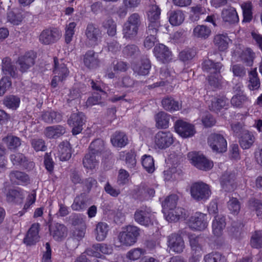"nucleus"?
I'll use <instances>...</instances> for the list:
<instances>
[{
	"instance_id": "obj_1",
	"label": "nucleus",
	"mask_w": 262,
	"mask_h": 262,
	"mask_svg": "<svg viewBox=\"0 0 262 262\" xmlns=\"http://www.w3.org/2000/svg\"><path fill=\"white\" fill-rule=\"evenodd\" d=\"M222 67L220 62L215 63L209 59L205 60L203 63V70L210 74L208 76L209 83L214 88H218L221 85L222 77L220 73Z\"/></svg>"
},
{
	"instance_id": "obj_2",
	"label": "nucleus",
	"mask_w": 262,
	"mask_h": 262,
	"mask_svg": "<svg viewBox=\"0 0 262 262\" xmlns=\"http://www.w3.org/2000/svg\"><path fill=\"white\" fill-rule=\"evenodd\" d=\"M140 232V229L138 227L129 225L119 233L118 238L122 245L130 246L137 242Z\"/></svg>"
},
{
	"instance_id": "obj_3",
	"label": "nucleus",
	"mask_w": 262,
	"mask_h": 262,
	"mask_svg": "<svg viewBox=\"0 0 262 262\" xmlns=\"http://www.w3.org/2000/svg\"><path fill=\"white\" fill-rule=\"evenodd\" d=\"M190 194L194 200L204 202L209 198L211 191L208 184L203 182H197L191 184Z\"/></svg>"
},
{
	"instance_id": "obj_4",
	"label": "nucleus",
	"mask_w": 262,
	"mask_h": 262,
	"mask_svg": "<svg viewBox=\"0 0 262 262\" xmlns=\"http://www.w3.org/2000/svg\"><path fill=\"white\" fill-rule=\"evenodd\" d=\"M155 216L150 207L142 206L137 209L134 214V219L139 224L148 227L153 224Z\"/></svg>"
},
{
	"instance_id": "obj_5",
	"label": "nucleus",
	"mask_w": 262,
	"mask_h": 262,
	"mask_svg": "<svg viewBox=\"0 0 262 262\" xmlns=\"http://www.w3.org/2000/svg\"><path fill=\"white\" fill-rule=\"evenodd\" d=\"M208 142L212 150L218 153H222L227 151V142L223 135L213 133L210 135Z\"/></svg>"
},
{
	"instance_id": "obj_6",
	"label": "nucleus",
	"mask_w": 262,
	"mask_h": 262,
	"mask_svg": "<svg viewBox=\"0 0 262 262\" xmlns=\"http://www.w3.org/2000/svg\"><path fill=\"white\" fill-rule=\"evenodd\" d=\"M191 163L197 168L202 170H209L213 166L212 162L209 161L203 155L196 152H190L187 155Z\"/></svg>"
},
{
	"instance_id": "obj_7",
	"label": "nucleus",
	"mask_w": 262,
	"mask_h": 262,
	"mask_svg": "<svg viewBox=\"0 0 262 262\" xmlns=\"http://www.w3.org/2000/svg\"><path fill=\"white\" fill-rule=\"evenodd\" d=\"M61 32L56 28L44 29L39 36V40L42 44L48 45L54 43L60 39Z\"/></svg>"
},
{
	"instance_id": "obj_8",
	"label": "nucleus",
	"mask_w": 262,
	"mask_h": 262,
	"mask_svg": "<svg viewBox=\"0 0 262 262\" xmlns=\"http://www.w3.org/2000/svg\"><path fill=\"white\" fill-rule=\"evenodd\" d=\"M189 227L195 230H205L208 226L207 215L201 212H196L189 219Z\"/></svg>"
},
{
	"instance_id": "obj_9",
	"label": "nucleus",
	"mask_w": 262,
	"mask_h": 262,
	"mask_svg": "<svg viewBox=\"0 0 262 262\" xmlns=\"http://www.w3.org/2000/svg\"><path fill=\"white\" fill-rule=\"evenodd\" d=\"M85 121V116L82 113L78 112L71 115L68 122L72 127V132L73 135H76L82 131Z\"/></svg>"
},
{
	"instance_id": "obj_10",
	"label": "nucleus",
	"mask_w": 262,
	"mask_h": 262,
	"mask_svg": "<svg viewBox=\"0 0 262 262\" xmlns=\"http://www.w3.org/2000/svg\"><path fill=\"white\" fill-rule=\"evenodd\" d=\"M168 247L172 251L177 253H182L185 246L183 237L179 233H172L168 236Z\"/></svg>"
},
{
	"instance_id": "obj_11",
	"label": "nucleus",
	"mask_w": 262,
	"mask_h": 262,
	"mask_svg": "<svg viewBox=\"0 0 262 262\" xmlns=\"http://www.w3.org/2000/svg\"><path fill=\"white\" fill-rule=\"evenodd\" d=\"M18 70L21 73H26L35 63V55L33 52H29L18 57L16 61Z\"/></svg>"
},
{
	"instance_id": "obj_12",
	"label": "nucleus",
	"mask_w": 262,
	"mask_h": 262,
	"mask_svg": "<svg viewBox=\"0 0 262 262\" xmlns=\"http://www.w3.org/2000/svg\"><path fill=\"white\" fill-rule=\"evenodd\" d=\"M173 142V136L169 132L160 131L155 136V145L160 149L166 148Z\"/></svg>"
},
{
	"instance_id": "obj_13",
	"label": "nucleus",
	"mask_w": 262,
	"mask_h": 262,
	"mask_svg": "<svg viewBox=\"0 0 262 262\" xmlns=\"http://www.w3.org/2000/svg\"><path fill=\"white\" fill-rule=\"evenodd\" d=\"M174 128L177 133L183 138L191 137L195 133L193 125L181 120L176 122Z\"/></svg>"
},
{
	"instance_id": "obj_14",
	"label": "nucleus",
	"mask_w": 262,
	"mask_h": 262,
	"mask_svg": "<svg viewBox=\"0 0 262 262\" xmlns=\"http://www.w3.org/2000/svg\"><path fill=\"white\" fill-rule=\"evenodd\" d=\"M161 9L156 5H151L148 12L149 24L147 28L159 30L160 26V17Z\"/></svg>"
},
{
	"instance_id": "obj_15",
	"label": "nucleus",
	"mask_w": 262,
	"mask_h": 262,
	"mask_svg": "<svg viewBox=\"0 0 262 262\" xmlns=\"http://www.w3.org/2000/svg\"><path fill=\"white\" fill-rule=\"evenodd\" d=\"M89 152L97 156V157L104 154L108 155L111 154V151L106 149L104 141L99 138L93 140L89 146Z\"/></svg>"
},
{
	"instance_id": "obj_16",
	"label": "nucleus",
	"mask_w": 262,
	"mask_h": 262,
	"mask_svg": "<svg viewBox=\"0 0 262 262\" xmlns=\"http://www.w3.org/2000/svg\"><path fill=\"white\" fill-rule=\"evenodd\" d=\"M154 53L157 59L162 63L167 62L171 59V52L163 44L156 45L154 49Z\"/></svg>"
},
{
	"instance_id": "obj_17",
	"label": "nucleus",
	"mask_w": 262,
	"mask_h": 262,
	"mask_svg": "<svg viewBox=\"0 0 262 262\" xmlns=\"http://www.w3.org/2000/svg\"><path fill=\"white\" fill-rule=\"evenodd\" d=\"M87 40L92 45H96L98 40L101 37V31L95 25H88L85 31Z\"/></svg>"
},
{
	"instance_id": "obj_18",
	"label": "nucleus",
	"mask_w": 262,
	"mask_h": 262,
	"mask_svg": "<svg viewBox=\"0 0 262 262\" xmlns=\"http://www.w3.org/2000/svg\"><path fill=\"white\" fill-rule=\"evenodd\" d=\"M84 66L90 69H94L99 67L100 60L98 55L93 50L87 51L83 56Z\"/></svg>"
},
{
	"instance_id": "obj_19",
	"label": "nucleus",
	"mask_w": 262,
	"mask_h": 262,
	"mask_svg": "<svg viewBox=\"0 0 262 262\" xmlns=\"http://www.w3.org/2000/svg\"><path fill=\"white\" fill-rule=\"evenodd\" d=\"M89 201L88 195L85 193H81L75 198L74 202L71 205V208L74 211H83L89 206Z\"/></svg>"
},
{
	"instance_id": "obj_20",
	"label": "nucleus",
	"mask_w": 262,
	"mask_h": 262,
	"mask_svg": "<svg viewBox=\"0 0 262 262\" xmlns=\"http://www.w3.org/2000/svg\"><path fill=\"white\" fill-rule=\"evenodd\" d=\"M132 68L135 73L139 75H147L151 68V62L149 59L143 58L140 62L132 64Z\"/></svg>"
},
{
	"instance_id": "obj_21",
	"label": "nucleus",
	"mask_w": 262,
	"mask_h": 262,
	"mask_svg": "<svg viewBox=\"0 0 262 262\" xmlns=\"http://www.w3.org/2000/svg\"><path fill=\"white\" fill-rule=\"evenodd\" d=\"M2 70L3 73L10 77L16 78L18 77V73L16 66L12 62L11 59L8 57L2 60Z\"/></svg>"
},
{
	"instance_id": "obj_22",
	"label": "nucleus",
	"mask_w": 262,
	"mask_h": 262,
	"mask_svg": "<svg viewBox=\"0 0 262 262\" xmlns=\"http://www.w3.org/2000/svg\"><path fill=\"white\" fill-rule=\"evenodd\" d=\"M39 225L38 223L33 224L29 229L26 237L24 239V242L27 245L35 244L39 240L38 235Z\"/></svg>"
},
{
	"instance_id": "obj_23",
	"label": "nucleus",
	"mask_w": 262,
	"mask_h": 262,
	"mask_svg": "<svg viewBox=\"0 0 262 262\" xmlns=\"http://www.w3.org/2000/svg\"><path fill=\"white\" fill-rule=\"evenodd\" d=\"M50 230L54 239L57 241H61L67 235V229L63 224L55 223L51 225Z\"/></svg>"
},
{
	"instance_id": "obj_24",
	"label": "nucleus",
	"mask_w": 262,
	"mask_h": 262,
	"mask_svg": "<svg viewBox=\"0 0 262 262\" xmlns=\"http://www.w3.org/2000/svg\"><path fill=\"white\" fill-rule=\"evenodd\" d=\"M6 197L8 202L20 203L25 198V194L20 189L13 188L7 190Z\"/></svg>"
},
{
	"instance_id": "obj_25",
	"label": "nucleus",
	"mask_w": 262,
	"mask_h": 262,
	"mask_svg": "<svg viewBox=\"0 0 262 262\" xmlns=\"http://www.w3.org/2000/svg\"><path fill=\"white\" fill-rule=\"evenodd\" d=\"M54 68L53 73L54 75L59 77L61 79H64L69 75V71L63 63L62 59H58L57 57L54 58Z\"/></svg>"
},
{
	"instance_id": "obj_26",
	"label": "nucleus",
	"mask_w": 262,
	"mask_h": 262,
	"mask_svg": "<svg viewBox=\"0 0 262 262\" xmlns=\"http://www.w3.org/2000/svg\"><path fill=\"white\" fill-rule=\"evenodd\" d=\"M222 17L224 21L229 24H234L239 20L235 9L231 7L223 9L222 12Z\"/></svg>"
},
{
	"instance_id": "obj_27",
	"label": "nucleus",
	"mask_w": 262,
	"mask_h": 262,
	"mask_svg": "<svg viewBox=\"0 0 262 262\" xmlns=\"http://www.w3.org/2000/svg\"><path fill=\"white\" fill-rule=\"evenodd\" d=\"M235 176L231 173L226 172L221 178L222 187L226 191H232L235 188L234 183Z\"/></svg>"
},
{
	"instance_id": "obj_28",
	"label": "nucleus",
	"mask_w": 262,
	"mask_h": 262,
	"mask_svg": "<svg viewBox=\"0 0 262 262\" xmlns=\"http://www.w3.org/2000/svg\"><path fill=\"white\" fill-rule=\"evenodd\" d=\"M162 106L167 111L173 112L181 108V104L170 96L164 97L161 101Z\"/></svg>"
},
{
	"instance_id": "obj_29",
	"label": "nucleus",
	"mask_w": 262,
	"mask_h": 262,
	"mask_svg": "<svg viewBox=\"0 0 262 262\" xmlns=\"http://www.w3.org/2000/svg\"><path fill=\"white\" fill-rule=\"evenodd\" d=\"M58 156L62 161L69 160L72 156L70 144L68 141L60 143L58 147Z\"/></svg>"
},
{
	"instance_id": "obj_30",
	"label": "nucleus",
	"mask_w": 262,
	"mask_h": 262,
	"mask_svg": "<svg viewBox=\"0 0 262 262\" xmlns=\"http://www.w3.org/2000/svg\"><path fill=\"white\" fill-rule=\"evenodd\" d=\"M112 144L116 147H122L128 143V138L123 132L116 131L111 139Z\"/></svg>"
},
{
	"instance_id": "obj_31",
	"label": "nucleus",
	"mask_w": 262,
	"mask_h": 262,
	"mask_svg": "<svg viewBox=\"0 0 262 262\" xmlns=\"http://www.w3.org/2000/svg\"><path fill=\"white\" fill-rule=\"evenodd\" d=\"M171 116L164 112H160L155 116L156 125L159 128H167Z\"/></svg>"
},
{
	"instance_id": "obj_32",
	"label": "nucleus",
	"mask_w": 262,
	"mask_h": 262,
	"mask_svg": "<svg viewBox=\"0 0 262 262\" xmlns=\"http://www.w3.org/2000/svg\"><path fill=\"white\" fill-rule=\"evenodd\" d=\"M65 133V128L60 125L47 127L44 132L46 137L49 139L58 138Z\"/></svg>"
},
{
	"instance_id": "obj_33",
	"label": "nucleus",
	"mask_w": 262,
	"mask_h": 262,
	"mask_svg": "<svg viewBox=\"0 0 262 262\" xmlns=\"http://www.w3.org/2000/svg\"><path fill=\"white\" fill-rule=\"evenodd\" d=\"M212 231L216 236H220L226 226L225 219L224 216H216L212 222Z\"/></svg>"
},
{
	"instance_id": "obj_34",
	"label": "nucleus",
	"mask_w": 262,
	"mask_h": 262,
	"mask_svg": "<svg viewBox=\"0 0 262 262\" xmlns=\"http://www.w3.org/2000/svg\"><path fill=\"white\" fill-rule=\"evenodd\" d=\"M158 30L157 29L147 28L146 32L147 36L144 41V46L145 48L150 49L154 46L156 42L157 41L156 35Z\"/></svg>"
},
{
	"instance_id": "obj_35",
	"label": "nucleus",
	"mask_w": 262,
	"mask_h": 262,
	"mask_svg": "<svg viewBox=\"0 0 262 262\" xmlns=\"http://www.w3.org/2000/svg\"><path fill=\"white\" fill-rule=\"evenodd\" d=\"M211 29L206 25H197L193 30V35L198 38L206 39L211 35Z\"/></svg>"
},
{
	"instance_id": "obj_36",
	"label": "nucleus",
	"mask_w": 262,
	"mask_h": 262,
	"mask_svg": "<svg viewBox=\"0 0 262 262\" xmlns=\"http://www.w3.org/2000/svg\"><path fill=\"white\" fill-rule=\"evenodd\" d=\"M184 19L185 15L182 10H171L169 12V21L172 26H179L184 21Z\"/></svg>"
},
{
	"instance_id": "obj_37",
	"label": "nucleus",
	"mask_w": 262,
	"mask_h": 262,
	"mask_svg": "<svg viewBox=\"0 0 262 262\" xmlns=\"http://www.w3.org/2000/svg\"><path fill=\"white\" fill-rule=\"evenodd\" d=\"M255 137L248 130L244 131L239 140L241 147L244 149H249L253 144Z\"/></svg>"
},
{
	"instance_id": "obj_38",
	"label": "nucleus",
	"mask_w": 262,
	"mask_h": 262,
	"mask_svg": "<svg viewBox=\"0 0 262 262\" xmlns=\"http://www.w3.org/2000/svg\"><path fill=\"white\" fill-rule=\"evenodd\" d=\"M108 231L107 224L104 222H99L96 225L95 229L96 239L97 241H102L106 237Z\"/></svg>"
},
{
	"instance_id": "obj_39",
	"label": "nucleus",
	"mask_w": 262,
	"mask_h": 262,
	"mask_svg": "<svg viewBox=\"0 0 262 262\" xmlns=\"http://www.w3.org/2000/svg\"><path fill=\"white\" fill-rule=\"evenodd\" d=\"M178 196L176 194H171L167 196L162 203V207L163 212L166 214L167 212L176 208Z\"/></svg>"
},
{
	"instance_id": "obj_40",
	"label": "nucleus",
	"mask_w": 262,
	"mask_h": 262,
	"mask_svg": "<svg viewBox=\"0 0 262 262\" xmlns=\"http://www.w3.org/2000/svg\"><path fill=\"white\" fill-rule=\"evenodd\" d=\"M155 190L147 186L141 185L137 190V198L140 200H148L153 197L155 194Z\"/></svg>"
},
{
	"instance_id": "obj_41",
	"label": "nucleus",
	"mask_w": 262,
	"mask_h": 262,
	"mask_svg": "<svg viewBox=\"0 0 262 262\" xmlns=\"http://www.w3.org/2000/svg\"><path fill=\"white\" fill-rule=\"evenodd\" d=\"M10 180L17 184L27 183L29 181L28 174L24 172L18 170H13L9 174Z\"/></svg>"
},
{
	"instance_id": "obj_42",
	"label": "nucleus",
	"mask_w": 262,
	"mask_h": 262,
	"mask_svg": "<svg viewBox=\"0 0 262 262\" xmlns=\"http://www.w3.org/2000/svg\"><path fill=\"white\" fill-rule=\"evenodd\" d=\"M229 40L227 35L217 34L214 37L213 43L220 51H224L228 48Z\"/></svg>"
},
{
	"instance_id": "obj_43",
	"label": "nucleus",
	"mask_w": 262,
	"mask_h": 262,
	"mask_svg": "<svg viewBox=\"0 0 262 262\" xmlns=\"http://www.w3.org/2000/svg\"><path fill=\"white\" fill-rule=\"evenodd\" d=\"M41 119L48 123H57L62 120V116L59 113L54 111L45 112L41 115Z\"/></svg>"
},
{
	"instance_id": "obj_44",
	"label": "nucleus",
	"mask_w": 262,
	"mask_h": 262,
	"mask_svg": "<svg viewBox=\"0 0 262 262\" xmlns=\"http://www.w3.org/2000/svg\"><path fill=\"white\" fill-rule=\"evenodd\" d=\"M20 102V98L18 96L14 95L7 96L3 100L4 105L7 108L12 110H15L19 107Z\"/></svg>"
},
{
	"instance_id": "obj_45",
	"label": "nucleus",
	"mask_w": 262,
	"mask_h": 262,
	"mask_svg": "<svg viewBox=\"0 0 262 262\" xmlns=\"http://www.w3.org/2000/svg\"><path fill=\"white\" fill-rule=\"evenodd\" d=\"M249 79L248 86L250 90H256L260 87V82L256 69L249 72Z\"/></svg>"
},
{
	"instance_id": "obj_46",
	"label": "nucleus",
	"mask_w": 262,
	"mask_h": 262,
	"mask_svg": "<svg viewBox=\"0 0 262 262\" xmlns=\"http://www.w3.org/2000/svg\"><path fill=\"white\" fill-rule=\"evenodd\" d=\"M97 157V156L93 155V154L90 152L86 154L83 159L84 167L90 169L95 168L98 164V160L96 158Z\"/></svg>"
},
{
	"instance_id": "obj_47",
	"label": "nucleus",
	"mask_w": 262,
	"mask_h": 262,
	"mask_svg": "<svg viewBox=\"0 0 262 262\" xmlns=\"http://www.w3.org/2000/svg\"><path fill=\"white\" fill-rule=\"evenodd\" d=\"M228 102V100L225 97L214 98L209 105L210 110L217 112L223 108Z\"/></svg>"
},
{
	"instance_id": "obj_48",
	"label": "nucleus",
	"mask_w": 262,
	"mask_h": 262,
	"mask_svg": "<svg viewBox=\"0 0 262 262\" xmlns=\"http://www.w3.org/2000/svg\"><path fill=\"white\" fill-rule=\"evenodd\" d=\"M3 141L10 149H16L21 145L20 138L12 135H8L4 138Z\"/></svg>"
},
{
	"instance_id": "obj_49",
	"label": "nucleus",
	"mask_w": 262,
	"mask_h": 262,
	"mask_svg": "<svg viewBox=\"0 0 262 262\" xmlns=\"http://www.w3.org/2000/svg\"><path fill=\"white\" fill-rule=\"evenodd\" d=\"M138 30L136 27L125 22L122 30L123 36L126 39H133L137 35Z\"/></svg>"
},
{
	"instance_id": "obj_50",
	"label": "nucleus",
	"mask_w": 262,
	"mask_h": 262,
	"mask_svg": "<svg viewBox=\"0 0 262 262\" xmlns=\"http://www.w3.org/2000/svg\"><path fill=\"white\" fill-rule=\"evenodd\" d=\"M188 237L191 249L194 251L195 253H199L202 250L201 242L202 238L200 236H196L195 234H190Z\"/></svg>"
},
{
	"instance_id": "obj_51",
	"label": "nucleus",
	"mask_w": 262,
	"mask_h": 262,
	"mask_svg": "<svg viewBox=\"0 0 262 262\" xmlns=\"http://www.w3.org/2000/svg\"><path fill=\"white\" fill-rule=\"evenodd\" d=\"M31 147L36 151H45L47 149L45 141L39 138H34L30 140Z\"/></svg>"
},
{
	"instance_id": "obj_52",
	"label": "nucleus",
	"mask_w": 262,
	"mask_h": 262,
	"mask_svg": "<svg viewBox=\"0 0 262 262\" xmlns=\"http://www.w3.org/2000/svg\"><path fill=\"white\" fill-rule=\"evenodd\" d=\"M184 213V209L180 207L176 208L167 212L166 214V219L169 222H176L178 221Z\"/></svg>"
},
{
	"instance_id": "obj_53",
	"label": "nucleus",
	"mask_w": 262,
	"mask_h": 262,
	"mask_svg": "<svg viewBox=\"0 0 262 262\" xmlns=\"http://www.w3.org/2000/svg\"><path fill=\"white\" fill-rule=\"evenodd\" d=\"M142 164L144 168L149 173L155 171V164L153 158L145 155L142 157Z\"/></svg>"
},
{
	"instance_id": "obj_54",
	"label": "nucleus",
	"mask_w": 262,
	"mask_h": 262,
	"mask_svg": "<svg viewBox=\"0 0 262 262\" xmlns=\"http://www.w3.org/2000/svg\"><path fill=\"white\" fill-rule=\"evenodd\" d=\"M250 245L254 248H262V232L261 231H256L252 234Z\"/></svg>"
},
{
	"instance_id": "obj_55",
	"label": "nucleus",
	"mask_w": 262,
	"mask_h": 262,
	"mask_svg": "<svg viewBox=\"0 0 262 262\" xmlns=\"http://www.w3.org/2000/svg\"><path fill=\"white\" fill-rule=\"evenodd\" d=\"M225 256L219 252H212L206 254L204 257V262H225Z\"/></svg>"
},
{
	"instance_id": "obj_56",
	"label": "nucleus",
	"mask_w": 262,
	"mask_h": 262,
	"mask_svg": "<svg viewBox=\"0 0 262 262\" xmlns=\"http://www.w3.org/2000/svg\"><path fill=\"white\" fill-rule=\"evenodd\" d=\"M196 55L195 50L193 49H186L182 51L179 55L180 60L183 62H188L192 60Z\"/></svg>"
},
{
	"instance_id": "obj_57",
	"label": "nucleus",
	"mask_w": 262,
	"mask_h": 262,
	"mask_svg": "<svg viewBox=\"0 0 262 262\" xmlns=\"http://www.w3.org/2000/svg\"><path fill=\"white\" fill-rule=\"evenodd\" d=\"M248 207L252 211H255L257 216H262V203L260 201L251 199L248 202Z\"/></svg>"
},
{
	"instance_id": "obj_58",
	"label": "nucleus",
	"mask_w": 262,
	"mask_h": 262,
	"mask_svg": "<svg viewBox=\"0 0 262 262\" xmlns=\"http://www.w3.org/2000/svg\"><path fill=\"white\" fill-rule=\"evenodd\" d=\"M103 27L107 30L109 36H114L116 34V24L112 18H108L103 22Z\"/></svg>"
},
{
	"instance_id": "obj_59",
	"label": "nucleus",
	"mask_w": 262,
	"mask_h": 262,
	"mask_svg": "<svg viewBox=\"0 0 262 262\" xmlns=\"http://www.w3.org/2000/svg\"><path fill=\"white\" fill-rule=\"evenodd\" d=\"M122 52L126 57H135L140 53L138 47L135 45H128L123 49Z\"/></svg>"
},
{
	"instance_id": "obj_60",
	"label": "nucleus",
	"mask_w": 262,
	"mask_h": 262,
	"mask_svg": "<svg viewBox=\"0 0 262 262\" xmlns=\"http://www.w3.org/2000/svg\"><path fill=\"white\" fill-rule=\"evenodd\" d=\"M241 57L243 61L246 64L247 66H252L253 59L254 58V53L250 49L248 48L243 51Z\"/></svg>"
},
{
	"instance_id": "obj_61",
	"label": "nucleus",
	"mask_w": 262,
	"mask_h": 262,
	"mask_svg": "<svg viewBox=\"0 0 262 262\" xmlns=\"http://www.w3.org/2000/svg\"><path fill=\"white\" fill-rule=\"evenodd\" d=\"M243 12L244 20L250 21L252 19V4L251 2H247L242 5Z\"/></svg>"
},
{
	"instance_id": "obj_62",
	"label": "nucleus",
	"mask_w": 262,
	"mask_h": 262,
	"mask_svg": "<svg viewBox=\"0 0 262 262\" xmlns=\"http://www.w3.org/2000/svg\"><path fill=\"white\" fill-rule=\"evenodd\" d=\"M76 24L74 22L70 23L66 28L65 32V41L67 43H69L72 40L74 34V29Z\"/></svg>"
},
{
	"instance_id": "obj_63",
	"label": "nucleus",
	"mask_w": 262,
	"mask_h": 262,
	"mask_svg": "<svg viewBox=\"0 0 262 262\" xmlns=\"http://www.w3.org/2000/svg\"><path fill=\"white\" fill-rule=\"evenodd\" d=\"M10 77L4 76L0 80V96H3L11 86Z\"/></svg>"
},
{
	"instance_id": "obj_64",
	"label": "nucleus",
	"mask_w": 262,
	"mask_h": 262,
	"mask_svg": "<svg viewBox=\"0 0 262 262\" xmlns=\"http://www.w3.org/2000/svg\"><path fill=\"white\" fill-rule=\"evenodd\" d=\"M229 157L232 160L237 161L240 159L239 147L237 144H232L230 146Z\"/></svg>"
}]
</instances>
